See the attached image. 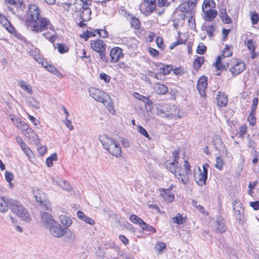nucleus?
Returning <instances> with one entry per match:
<instances>
[{"label": "nucleus", "mask_w": 259, "mask_h": 259, "mask_svg": "<svg viewBox=\"0 0 259 259\" xmlns=\"http://www.w3.org/2000/svg\"><path fill=\"white\" fill-rule=\"evenodd\" d=\"M28 16L30 19L25 21V25L30 26V23H34L32 27L31 30L35 32H41L48 29L54 30V26L49 19L39 17V9L35 5L29 6Z\"/></svg>", "instance_id": "1"}, {"label": "nucleus", "mask_w": 259, "mask_h": 259, "mask_svg": "<svg viewBox=\"0 0 259 259\" xmlns=\"http://www.w3.org/2000/svg\"><path fill=\"white\" fill-rule=\"evenodd\" d=\"M99 139L102 143L104 148L112 155L117 158L122 156L121 147L119 143L114 139L107 135L100 136Z\"/></svg>", "instance_id": "2"}, {"label": "nucleus", "mask_w": 259, "mask_h": 259, "mask_svg": "<svg viewBox=\"0 0 259 259\" xmlns=\"http://www.w3.org/2000/svg\"><path fill=\"white\" fill-rule=\"evenodd\" d=\"M10 209L12 212L26 222L31 220V217L25 207L19 201L11 199L10 201Z\"/></svg>", "instance_id": "3"}, {"label": "nucleus", "mask_w": 259, "mask_h": 259, "mask_svg": "<svg viewBox=\"0 0 259 259\" xmlns=\"http://www.w3.org/2000/svg\"><path fill=\"white\" fill-rule=\"evenodd\" d=\"M90 46L93 50L99 54L100 61L105 63L108 62L109 58L105 54L106 44L103 40L99 39L91 40L90 42Z\"/></svg>", "instance_id": "4"}, {"label": "nucleus", "mask_w": 259, "mask_h": 259, "mask_svg": "<svg viewBox=\"0 0 259 259\" xmlns=\"http://www.w3.org/2000/svg\"><path fill=\"white\" fill-rule=\"evenodd\" d=\"M156 0H143V2L140 5V10L145 16H149L156 10Z\"/></svg>", "instance_id": "5"}, {"label": "nucleus", "mask_w": 259, "mask_h": 259, "mask_svg": "<svg viewBox=\"0 0 259 259\" xmlns=\"http://www.w3.org/2000/svg\"><path fill=\"white\" fill-rule=\"evenodd\" d=\"M90 95L97 101L102 102L104 104L107 102L110 98L109 95L99 89L91 88L89 89Z\"/></svg>", "instance_id": "6"}, {"label": "nucleus", "mask_w": 259, "mask_h": 259, "mask_svg": "<svg viewBox=\"0 0 259 259\" xmlns=\"http://www.w3.org/2000/svg\"><path fill=\"white\" fill-rule=\"evenodd\" d=\"M197 1L188 0L183 2L178 6L177 9L181 11L182 13H185L186 14L194 15L195 11L194 9L196 7Z\"/></svg>", "instance_id": "7"}, {"label": "nucleus", "mask_w": 259, "mask_h": 259, "mask_svg": "<svg viewBox=\"0 0 259 259\" xmlns=\"http://www.w3.org/2000/svg\"><path fill=\"white\" fill-rule=\"evenodd\" d=\"M231 61L233 65L230 64L229 67V71L231 72L233 75L236 76L240 74L245 69V64L244 62L239 61L237 59H233Z\"/></svg>", "instance_id": "8"}, {"label": "nucleus", "mask_w": 259, "mask_h": 259, "mask_svg": "<svg viewBox=\"0 0 259 259\" xmlns=\"http://www.w3.org/2000/svg\"><path fill=\"white\" fill-rule=\"evenodd\" d=\"M48 229L50 234L56 238H60L63 236L66 231V227H62L57 221Z\"/></svg>", "instance_id": "9"}, {"label": "nucleus", "mask_w": 259, "mask_h": 259, "mask_svg": "<svg viewBox=\"0 0 259 259\" xmlns=\"http://www.w3.org/2000/svg\"><path fill=\"white\" fill-rule=\"evenodd\" d=\"M40 218L41 222L44 226L48 229L56 222L54 220V217L47 212H41Z\"/></svg>", "instance_id": "10"}, {"label": "nucleus", "mask_w": 259, "mask_h": 259, "mask_svg": "<svg viewBox=\"0 0 259 259\" xmlns=\"http://www.w3.org/2000/svg\"><path fill=\"white\" fill-rule=\"evenodd\" d=\"M124 56L122 53V50L119 47L113 48L110 52V57L111 58L110 62L111 63L117 62L120 58Z\"/></svg>", "instance_id": "11"}, {"label": "nucleus", "mask_w": 259, "mask_h": 259, "mask_svg": "<svg viewBox=\"0 0 259 259\" xmlns=\"http://www.w3.org/2000/svg\"><path fill=\"white\" fill-rule=\"evenodd\" d=\"M207 86V77L205 76H202L199 78L197 81V89L200 94L203 97L205 95V90Z\"/></svg>", "instance_id": "12"}, {"label": "nucleus", "mask_w": 259, "mask_h": 259, "mask_svg": "<svg viewBox=\"0 0 259 259\" xmlns=\"http://www.w3.org/2000/svg\"><path fill=\"white\" fill-rule=\"evenodd\" d=\"M225 219L221 216L217 218L215 221V232L223 233L226 231L227 227L225 224Z\"/></svg>", "instance_id": "13"}, {"label": "nucleus", "mask_w": 259, "mask_h": 259, "mask_svg": "<svg viewBox=\"0 0 259 259\" xmlns=\"http://www.w3.org/2000/svg\"><path fill=\"white\" fill-rule=\"evenodd\" d=\"M233 205L236 219L238 220L239 223H240L242 219V212H243V209L241 206L242 204L239 203V200L236 199L234 201Z\"/></svg>", "instance_id": "14"}, {"label": "nucleus", "mask_w": 259, "mask_h": 259, "mask_svg": "<svg viewBox=\"0 0 259 259\" xmlns=\"http://www.w3.org/2000/svg\"><path fill=\"white\" fill-rule=\"evenodd\" d=\"M218 105L221 107H226L228 104V99L227 96L221 92H218L216 98Z\"/></svg>", "instance_id": "15"}, {"label": "nucleus", "mask_w": 259, "mask_h": 259, "mask_svg": "<svg viewBox=\"0 0 259 259\" xmlns=\"http://www.w3.org/2000/svg\"><path fill=\"white\" fill-rule=\"evenodd\" d=\"M11 199L5 196L0 197V211L6 212L10 208V201Z\"/></svg>", "instance_id": "16"}, {"label": "nucleus", "mask_w": 259, "mask_h": 259, "mask_svg": "<svg viewBox=\"0 0 259 259\" xmlns=\"http://www.w3.org/2000/svg\"><path fill=\"white\" fill-rule=\"evenodd\" d=\"M162 196L169 202H172L175 199L174 194L171 193L170 189L160 188Z\"/></svg>", "instance_id": "17"}, {"label": "nucleus", "mask_w": 259, "mask_h": 259, "mask_svg": "<svg viewBox=\"0 0 259 259\" xmlns=\"http://www.w3.org/2000/svg\"><path fill=\"white\" fill-rule=\"evenodd\" d=\"M213 145L215 149L218 151L226 150L225 144L219 136H215L213 138Z\"/></svg>", "instance_id": "18"}, {"label": "nucleus", "mask_w": 259, "mask_h": 259, "mask_svg": "<svg viewBox=\"0 0 259 259\" xmlns=\"http://www.w3.org/2000/svg\"><path fill=\"white\" fill-rule=\"evenodd\" d=\"M154 92L158 95H164L168 92V88L160 82L155 83L154 86Z\"/></svg>", "instance_id": "19"}, {"label": "nucleus", "mask_w": 259, "mask_h": 259, "mask_svg": "<svg viewBox=\"0 0 259 259\" xmlns=\"http://www.w3.org/2000/svg\"><path fill=\"white\" fill-rule=\"evenodd\" d=\"M203 11L205 15V20L209 22L212 21L218 15L217 11L214 9H210L206 11L203 10Z\"/></svg>", "instance_id": "20"}, {"label": "nucleus", "mask_w": 259, "mask_h": 259, "mask_svg": "<svg viewBox=\"0 0 259 259\" xmlns=\"http://www.w3.org/2000/svg\"><path fill=\"white\" fill-rule=\"evenodd\" d=\"M200 172L198 176L194 175L195 180L197 184L200 186L205 185L207 179V176L205 173H202L199 168Z\"/></svg>", "instance_id": "21"}, {"label": "nucleus", "mask_w": 259, "mask_h": 259, "mask_svg": "<svg viewBox=\"0 0 259 259\" xmlns=\"http://www.w3.org/2000/svg\"><path fill=\"white\" fill-rule=\"evenodd\" d=\"M222 56L221 55H219L217 57V61L214 64L215 67L219 71L227 70L228 68H229L230 63H228L227 65L223 64L222 62Z\"/></svg>", "instance_id": "22"}, {"label": "nucleus", "mask_w": 259, "mask_h": 259, "mask_svg": "<svg viewBox=\"0 0 259 259\" xmlns=\"http://www.w3.org/2000/svg\"><path fill=\"white\" fill-rule=\"evenodd\" d=\"M0 23L5 26L10 33H13V31L15 30L14 27L11 25L8 20L5 16H2V15H0Z\"/></svg>", "instance_id": "23"}, {"label": "nucleus", "mask_w": 259, "mask_h": 259, "mask_svg": "<svg viewBox=\"0 0 259 259\" xmlns=\"http://www.w3.org/2000/svg\"><path fill=\"white\" fill-rule=\"evenodd\" d=\"M64 235V240L68 243H73L76 240V235L69 229H66Z\"/></svg>", "instance_id": "24"}, {"label": "nucleus", "mask_w": 259, "mask_h": 259, "mask_svg": "<svg viewBox=\"0 0 259 259\" xmlns=\"http://www.w3.org/2000/svg\"><path fill=\"white\" fill-rule=\"evenodd\" d=\"M190 174L186 173V172L185 173H181L179 172V175H177V176H175V177H176L177 179L179 181L181 182L184 185H187L190 181L189 178V175Z\"/></svg>", "instance_id": "25"}, {"label": "nucleus", "mask_w": 259, "mask_h": 259, "mask_svg": "<svg viewBox=\"0 0 259 259\" xmlns=\"http://www.w3.org/2000/svg\"><path fill=\"white\" fill-rule=\"evenodd\" d=\"M204 61V58L201 56L197 57L194 61L193 63V67L194 69L197 71L201 67Z\"/></svg>", "instance_id": "26"}, {"label": "nucleus", "mask_w": 259, "mask_h": 259, "mask_svg": "<svg viewBox=\"0 0 259 259\" xmlns=\"http://www.w3.org/2000/svg\"><path fill=\"white\" fill-rule=\"evenodd\" d=\"M164 166L166 169H168L170 172L175 174V176H177V170L181 168L179 166L174 165L173 163H170L168 162V161L164 163Z\"/></svg>", "instance_id": "27"}, {"label": "nucleus", "mask_w": 259, "mask_h": 259, "mask_svg": "<svg viewBox=\"0 0 259 259\" xmlns=\"http://www.w3.org/2000/svg\"><path fill=\"white\" fill-rule=\"evenodd\" d=\"M160 69L162 70L161 73L162 75H167L173 70L172 66L169 65H164L163 64L160 63L159 66Z\"/></svg>", "instance_id": "28"}, {"label": "nucleus", "mask_w": 259, "mask_h": 259, "mask_svg": "<svg viewBox=\"0 0 259 259\" xmlns=\"http://www.w3.org/2000/svg\"><path fill=\"white\" fill-rule=\"evenodd\" d=\"M106 254L108 259L111 258L112 257L116 256V254L118 255L119 249L118 247L111 248L107 250Z\"/></svg>", "instance_id": "29"}, {"label": "nucleus", "mask_w": 259, "mask_h": 259, "mask_svg": "<svg viewBox=\"0 0 259 259\" xmlns=\"http://www.w3.org/2000/svg\"><path fill=\"white\" fill-rule=\"evenodd\" d=\"M35 198L36 201L40 202L42 205H46V196L42 191L38 190L37 194L35 195Z\"/></svg>", "instance_id": "30"}, {"label": "nucleus", "mask_w": 259, "mask_h": 259, "mask_svg": "<svg viewBox=\"0 0 259 259\" xmlns=\"http://www.w3.org/2000/svg\"><path fill=\"white\" fill-rule=\"evenodd\" d=\"M60 218L62 224L64 225V227H66V229H68L72 224V221L70 217L65 215H61Z\"/></svg>", "instance_id": "31"}, {"label": "nucleus", "mask_w": 259, "mask_h": 259, "mask_svg": "<svg viewBox=\"0 0 259 259\" xmlns=\"http://www.w3.org/2000/svg\"><path fill=\"white\" fill-rule=\"evenodd\" d=\"M58 159L57 154L56 153H53L46 159V164L48 167H51L53 164V161H56Z\"/></svg>", "instance_id": "32"}, {"label": "nucleus", "mask_w": 259, "mask_h": 259, "mask_svg": "<svg viewBox=\"0 0 259 259\" xmlns=\"http://www.w3.org/2000/svg\"><path fill=\"white\" fill-rule=\"evenodd\" d=\"M166 245L164 242H158L154 246V249L160 254L162 253L164 249L166 248Z\"/></svg>", "instance_id": "33"}, {"label": "nucleus", "mask_w": 259, "mask_h": 259, "mask_svg": "<svg viewBox=\"0 0 259 259\" xmlns=\"http://www.w3.org/2000/svg\"><path fill=\"white\" fill-rule=\"evenodd\" d=\"M141 222L142 225H141L140 227L144 231L151 232L153 233L156 232L155 229L152 226L149 225V224H147L144 221Z\"/></svg>", "instance_id": "34"}, {"label": "nucleus", "mask_w": 259, "mask_h": 259, "mask_svg": "<svg viewBox=\"0 0 259 259\" xmlns=\"http://www.w3.org/2000/svg\"><path fill=\"white\" fill-rule=\"evenodd\" d=\"M172 220L174 223L178 225L183 224L185 222V219L180 213L177 214L176 217H173Z\"/></svg>", "instance_id": "35"}, {"label": "nucleus", "mask_w": 259, "mask_h": 259, "mask_svg": "<svg viewBox=\"0 0 259 259\" xmlns=\"http://www.w3.org/2000/svg\"><path fill=\"white\" fill-rule=\"evenodd\" d=\"M47 69L50 72L55 74V75H56L57 77H58L59 78H62L63 76L62 74L52 65L48 66V69Z\"/></svg>", "instance_id": "36"}, {"label": "nucleus", "mask_w": 259, "mask_h": 259, "mask_svg": "<svg viewBox=\"0 0 259 259\" xmlns=\"http://www.w3.org/2000/svg\"><path fill=\"white\" fill-rule=\"evenodd\" d=\"M130 220L131 222H132L134 224H138L140 226L142 225V222L144 221L142 220L140 218L138 217L137 215L133 214L130 215Z\"/></svg>", "instance_id": "37"}, {"label": "nucleus", "mask_w": 259, "mask_h": 259, "mask_svg": "<svg viewBox=\"0 0 259 259\" xmlns=\"http://www.w3.org/2000/svg\"><path fill=\"white\" fill-rule=\"evenodd\" d=\"M206 47L202 42H201L197 47L196 52L198 54L203 55L206 52Z\"/></svg>", "instance_id": "38"}, {"label": "nucleus", "mask_w": 259, "mask_h": 259, "mask_svg": "<svg viewBox=\"0 0 259 259\" xmlns=\"http://www.w3.org/2000/svg\"><path fill=\"white\" fill-rule=\"evenodd\" d=\"M131 25L135 29H139L141 26V23L139 19L135 17H132Z\"/></svg>", "instance_id": "39"}, {"label": "nucleus", "mask_w": 259, "mask_h": 259, "mask_svg": "<svg viewBox=\"0 0 259 259\" xmlns=\"http://www.w3.org/2000/svg\"><path fill=\"white\" fill-rule=\"evenodd\" d=\"M205 30L210 37L214 36L213 32L215 30V28L213 25L206 26Z\"/></svg>", "instance_id": "40"}, {"label": "nucleus", "mask_w": 259, "mask_h": 259, "mask_svg": "<svg viewBox=\"0 0 259 259\" xmlns=\"http://www.w3.org/2000/svg\"><path fill=\"white\" fill-rule=\"evenodd\" d=\"M96 33L94 31L93 32L90 31L89 30H86L80 36L84 39L85 40H87L90 37L92 36H95Z\"/></svg>", "instance_id": "41"}, {"label": "nucleus", "mask_w": 259, "mask_h": 259, "mask_svg": "<svg viewBox=\"0 0 259 259\" xmlns=\"http://www.w3.org/2000/svg\"><path fill=\"white\" fill-rule=\"evenodd\" d=\"M57 46L58 52L61 54L67 53L69 51V48L64 44H58Z\"/></svg>", "instance_id": "42"}, {"label": "nucleus", "mask_w": 259, "mask_h": 259, "mask_svg": "<svg viewBox=\"0 0 259 259\" xmlns=\"http://www.w3.org/2000/svg\"><path fill=\"white\" fill-rule=\"evenodd\" d=\"M212 5L214 6L215 3L213 0H204L202 5V10L208 8H212Z\"/></svg>", "instance_id": "43"}, {"label": "nucleus", "mask_w": 259, "mask_h": 259, "mask_svg": "<svg viewBox=\"0 0 259 259\" xmlns=\"http://www.w3.org/2000/svg\"><path fill=\"white\" fill-rule=\"evenodd\" d=\"M138 132L148 139H151L148 132L142 126L138 125Z\"/></svg>", "instance_id": "44"}, {"label": "nucleus", "mask_w": 259, "mask_h": 259, "mask_svg": "<svg viewBox=\"0 0 259 259\" xmlns=\"http://www.w3.org/2000/svg\"><path fill=\"white\" fill-rule=\"evenodd\" d=\"M250 18L252 24L253 25L256 24L259 20V15L255 12L254 13L251 12Z\"/></svg>", "instance_id": "45"}, {"label": "nucleus", "mask_w": 259, "mask_h": 259, "mask_svg": "<svg viewBox=\"0 0 259 259\" xmlns=\"http://www.w3.org/2000/svg\"><path fill=\"white\" fill-rule=\"evenodd\" d=\"M245 45L250 52H254V51H255V47L254 45L253 41L252 39H248L245 42Z\"/></svg>", "instance_id": "46"}, {"label": "nucleus", "mask_w": 259, "mask_h": 259, "mask_svg": "<svg viewBox=\"0 0 259 259\" xmlns=\"http://www.w3.org/2000/svg\"><path fill=\"white\" fill-rule=\"evenodd\" d=\"M232 55V52L230 50V47L228 45L226 46V47L223 51V54L222 56L223 58L230 57Z\"/></svg>", "instance_id": "47"}, {"label": "nucleus", "mask_w": 259, "mask_h": 259, "mask_svg": "<svg viewBox=\"0 0 259 259\" xmlns=\"http://www.w3.org/2000/svg\"><path fill=\"white\" fill-rule=\"evenodd\" d=\"M224 165V161L222 158L220 157H217L216 158V164L215 166L219 170H222L223 169Z\"/></svg>", "instance_id": "48"}, {"label": "nucleus", "mask_w": 259, "mask_h": 259, "mask_svg": "<svg viewBox=\"0 0 259 259\" xmlns=\"http://www.w3.org/2000/svg\"><path fill=\"white\" fill-rule=\"evenodd\" d=\"M255 113H253V114H252L251 112H250L247 118L249 124L252 126L256 124V118L255 117Z\"/></svg>", "instance_id": "49"}, {"label": "nucleus", "mask_w": 259, "mask_h": 259, "mask_svg": "<svg viewBox=\"0 0 259 259\" xmlns=\"http://www.w3.org/2000/svg\"><path fill=\"white\" fill-rule=\"evenodd\" d=\"M80 19L82 20L79 23L78 26L80 27H83V26L86 25V24L84 23V21H88L90 20V17H88L87 19L84 18V12L83 11L82 14L80 15Z\"/></svg>", "instance_id": "50"}, {"label": "nucleus", "mask_w": 259, "mask_h": 259, "mask_svg": "<svg viewBox=\"0 0 259 259\" xmlns=\"http://www.w3.org/2000/svg\"><path fill=\"white\" fill-rule=\"evenodd\" d=\"M17 127L22 131L24 132L28 128H30L29 125H28L24 121H20L19 123H18Z\"/></svg>", "instance_id": "51"}, {"label": "nucleus", "mask_w": 259, "mask_h": 259, "mask_svg": "<svg viewBox=\"0 0 259 259\" xmlns=\"http://www.w3.org/2000/svg\"><path fill=\"white\" fill-rule=\"evenodd\" d=\"M258 102V98L256 97L254 98V99H253L251 110L250 111V112H251L252 114H253V113L256 112V110L257 108Z\"/></svg>", "instance_id": "52"}, {"label": "nucleus", "mask_w": 259, "mask_h": 259, "mask_svg": "<svg viewBox=\"0 0 259 259\" xmlns=\"http://www.w3.org/2000/svg\"><path fill=\"white\" fill-rule=\"evenodd\" d=\"M99 78L100 79L103 80L106 83L109 82L111 79L110 76L103 72L100 73Z\"/></svg>", "instance_id": "53"}, {"label": "nucleus", "mask_w": 259, "mask_h": 259, "mask_svg": "<svg viewBox=\"0 0 259 259\" xmlns=\"http://www.w3.org/2000/svg\"><path fill=\"white\" fill-rule=\"evenodd\" d=\"M156 44L157 47L161 50H163L165 47L163 41V39L160 36H157L156 38Z\"/></svg>", "instance_id": "54"}, {"label": "nucleus", "mask_w": 259, "mask_h": 259, "mask_svg": "<svg viewBox=\"0 0 259 259\" xmlns=\"http://www.w3.org/2000/svg\"><path fill=\"white\" fill-rule=\"evenodd\" d=\"M145 99L146 100H145L143 102H144L146 107L147 106H149L148 110L151 111L153 108V107L152 106L153 105V101L147 97ZM147 110H148V109H147Z\"/></svg>", "instance_id": "55"}, {"label": "nucleus", "mask_w": 259, "mask_h": 259, "mask_svg": "<svg viewBox=\"0 0 259 259\" xmlns=\"http://www.w3.org/2000/svg\"><path fill=\"white\" fill-rule=\"evenodd\" d=\"M149 52L150 55L153 57H157L159 55V51L153 48H149Z\"/></svg>", "instance_id": "56"}, {"label": "nucleus", "mask_w": 259, "mask_h": 259, "mask_svg": "<svg viewBox=\"0 0 259 259\" xmlns=\"http://www.w3.org/2000/svg\"><path fill=\"white\" fill-rule=\"evenodd\" d=\"M13 178L14 176L11 172H10L9 171H6L5 172V179L7 182L10 183L13 179Z\"/></svg>", "instance_id": "57"}, {"label": "nucleus", "mask_w": 259, "mask_h": 259, "mask_svg": "<svg viewBox=\"0 0 259 259\" xmlns=\"http://www.w3.org/2000/svg\"><path fill=\"white\" fill-rule=\"evenodd\" d=\"M31 140L34 144L37 145L39 143V139L37 135L34 132V135H32L28 138Z\"/></svg>", "instance_id": "58"}, {"label": "nucleus", "mask_w": 259, "mask_h": 259, "mask_svg": "<svg viewBox=\"0 0 259 259\" xmlns=\"http://www.w3.org/2000/svg\"><path fill=\"white\" fill-rule=\"evenodd\" d=\"M17 4L15 5L17 8L20 9L21 10L25 9L26 6L23 3V0H16Z\"/></svg>", "instance_id": "59"}, {"label": "nucleus", "mask_w": 259, "mask_h": 259, "mask_svg": "<svg viewBox=\"0 0 259 259\" xmlns=\"http://www.w3.org/2000/svg\"><path fill=\"white\" fill-rule=\"evenodd\" d=\"M34 131L30 127L28 128L23 133L26 138H29L31 136L34 135Z\"/></svg>", "instance_id": "60"}, {"label": "nucleus", "mask_w": 259, "mask_h": 259, "mask_svg": "<svg viewBox=\"0 0 259 259\" xmlns=\"http://www.w3.org/2000/svg\"><path fill=\"white\" fill-rule=\"evenodd\" d=\"M249 205L255 210L259 209V201H252L249 203Z\"/></svg>", "instance_id": "61"}, {"label": "nucleus", "mask_w": 259, "mask_h": 259, "mask_svg": "<svg viewBox=\"0 0 259 259\" xmlns=\"http://www.w3.org/2000/svg\"><path fill=\"white\" fill-rule=\"evenodd\" d=\"M21 148L24 152L28 156H30V153H32L31 150L26 145L24 146L21 145Z\"/></svg>", "instance_id": "62"}, {"label": "nucleus", "mask_w": 259, "mask_h": 259, "mask_svg": "<svg viewBox=\"0 0 259 259\" xmlns=\"http://www.w3.org/2000/svg\"><path fill=\"white\" fill-rule=\"evenodd\" d=\"M184 166L185 167L186 172L191 174V166L187 160H185Z\"/></svg>", "instance_id": "63"}, {"label": "nucleus", "mask_w": 259, "mask_h": 259, "mask_svg": "<svg viewBox=\"0 0 259 259\" xmlns=\"http://www.w3.org/2000/svg\"><path fill=\"white\" fill-rule=\"evenodd\" d=\"M47 150V149L46 146H40L37 148V151L41 156H42L45 154Z\"/></svg>", "instance_id": "64"}]
</instances>
